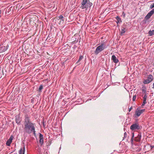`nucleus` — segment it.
Here are the masks:
<instances>
[{
    "label": "nucleus",
    "instance_id": "a211bd4d",
    "mask_svg": "<svg viewBox=\"0 0 154 154\" xmlns=\"http://www.w3.org/2000/svg\"><path fill=\"white\" fill-rule=\"evenodd\" d=\"M142 91L143 94H144V95H145V94H147L146 93V90L145 89H143L142 90Z\"/></svg>",
    "mask_w": 154,
    "mask_h": 154
},
{
    "label": "nucleus",
    "instance_id": "9b49d317",
    "mask_svg": "<svg viewBox=\"0 0 154 154\" xmlns=\"http://www.w3.org/2000/svg\"><path fill=\"white\" fill-rule=\"evenodd\" d=\"M141 137V133H139L137 136L134 138V140L137 142H139L140 141Z\"/></svg>",
    "mask_w": 154,
    "mask_h": 154
},
{
    "label": "nucleus",
    "instance_id": "ddd939ff",
    "mask_svg": "<svg viewBox=\"0 0 154 154\" xmlns=\"http://www.w3.org/2000/svg\"><path fill=\"white\" fill-rule=\"evenodd\" d=\"M148 34L150 36H152L154 35V29L149 31L148 32Z\"/></svg>",
    "mask_w": 154,
    "mask_h": 154
},
{
    "label": "nucleus",
    "instance_id": "c85d7f7f",
    "mask_svg": "<svg viewBox=\"0 0 154 154\" xmlns=\"http://www.w3.org/2000/svg\"><path fill=\"white\" fill-rule=\"evenodd\" d=\"M134 133H132V136L131 138H132V139H134Z\"/></svg>",
    "mask_w": 154,
    "mask_h": 154
},
{
    "label": "nucleus",
    "instance_id": "7c9ffc66",
    "mask_svg": "<svg viewBox=\"0 0 154 154\" xmlns=\"http://www.w3.org/2000/svg\"><path fill=\"white\" fill-rule=\"evenodd\" d=\"M2 11L1 10H0V15H1V14ZM1 15H0V17H1Z\"/></svg>",
    "mask_w": 154,
    "mask_h": 154
},
{
    "label": "nucleus",
    "instance_id": "c756f323",
    "mask_svg": "<svg viewBox=\"0 0 154 154\" xmlns=\"http://www.w3.org/2000/svg\"><path fill=\"white\" fill-rule=\"evenodd\" d=\"M122 15H123V16L124 17H125V13H124V12H123Z\"/></svg>",
    "mask_w": 154,
    "mask_h": 154
},
{
    "label": "nucleus",
    "instance_id": "6ab92c4d",
    "mask_svg": "<svg viewBox=\"0 0 154 154\" xmlns=\"http://www.w3.org/2000/svg\"><path fill=\"white\" fill-rule=\"evenodd\" d=\"M83 58V57L82 56H80L79 58V60H78L77 62H80Z\"/></svg>",
    "mask_w": 154,
    "mask_h": 154
},
{
    "label": "nucleus",
    "instance_id": "b1692460",
    "mask_svg": "<svg viewBox=\"0 0 154 154\" xmlns=\"http://www.w3.org/2000/svg\"><path fill=\"white\" fill-rule=\"evenodd\" d=\"M154 7V3L152 4L150 6V8L151 9L153 8Z\"/></svg>",
    "mask_w": 154,
    "mask_h": 154
},
{
    "label": "nucleus",
    "instance_id": "6e6552de",
    "mask_svg": "<svg viewBox=\"0 0 154 154\" xmlns=\"http://www.w3.org/2000/svg\"><path fill=\"white\" fill-rule=\"evenodd\" d=\"M14 138L13 135H11L10 138L7 141L6 144L7 146H10L11 143L12 142V140Z\"/></svg>",
    "mask_w": 154,
    "mask_h": 154
},
{
    "label": "nucleus",
    "instance_id": "423d86ee",
    "mask_svg": "<svg viewBox=\"0 0 154 154\" xmlns=\"http://www.w3.org/2000/svg\"><path fill=\"white\" fill-rule=\"evenodd\" d=\"M145 111V109L138 110V109H137L135 111V115L137 117H138L140 116L141 114Z\"/></svg>",
    "mask_w": 154,
    "mask_h": 154
},
{
    "label": "nucleus",
    "instance_id": "bb28decb",
    "mask_svg": "<svg viewBox=\"0 0 154 154\" xmlns=\"http://www.w3.org/2000/svg\"><path fill=\"white\" fill-rule=\"evenodd\" d=\"M132 109V107H131L129 109V110H128L129 112H130L131 111V110Z\"/></svg>",
    "mask_w": 154,
    "mask_h": 154
},
{
    "label": "nucleus",
    "instance_id": "4be33fe9",
    "mask_svg": "<svg viewBox=\"0 0 154 154\" xmlns=\"http://www.w3.org/2000/svg\"><path fill=\"white\" fill-rule=\"evenodd\" d=\"M43 139H40L39 142L42 145L43 143Z\"/></svg>",
    "mask_w": 154,
    "mask_h": 154
},
{
    "label": "nucleus",
    "instance_id": "7ed1b4c3",
    "mask_svg": "<svg viewBox=\"0 0 154 154\" xmlns=\"http://www.w3.org/2000/svg\"><path fill=\"white\" fill-rule=\"evenodd\" d=\"M106 48L105 45L104 44H101L96 48L94 51L95 54L97 55L99 53L103 50Z\"/></svg>",
    "mask_w": 154,
    "mask_h": 154
},
{
    "label": "nucleus",
    "instance_id": "f3484780",
    "mask_svg": "<svg viewBox=\"0 0 154 154\" xmlns=\"http://www.w3.org/2000/svg\"><path fill=\"white\" fill-rule=\"evenodd\" d=\"M126 32L125 29L124 27H122V29L121 31V32L120 34L121 35H122L124 33Z\"/></svg>",
    "mask_w": 154,
    "mask_h": 154
},
{
    "label": "nucleus",
    "instance_id": "39448f33",
    "mask_svg": "<svg viewBox=\"0 0 154 154\" xmlns=\"http://www.w3.org/2000/svg\"><path fill=\"white\" fill-rule=\"evenodd\" d=\"M153 79V76L152 75L148 76L147 79L144 80L143 82L144 84H147L150 82Z\"/></svg>",
    "mask_w": 154,
    "mask_h": 154
},
{
    "label": "nucleus",
    "instance_id": "412c9836",
    "mask_svg": "<svg viewBox=\"0 0 154 154\" xmlns=\"http://www.w3.org/2000/svg\"><path fill=\"white\" fill-rule=\"evenodd\" d=\"M39 138L40 139H43V135L41 134H39Z\"/></svg>",
    "mask_w": 154,
    "mask_h": 154
},
{
    "label": "nucleus",
    "instance_id": "5701e85b",
    "mask_svg": "<svg viewBox=\"0 0 154 154\" xmlns=\"http://www.w3.org/2000/svg\"><path fill=\"white\" fill-rule=\"evenodd\" d=\"M43 86L42 85H41L40 86V87L39 88V91H41L43 89Z\"/></svg>",
    "mask_w": 154,
    "mask_h": 154
},
{
    "label": "nucleus",
    "instance_id": "2eb2a0df",
    "mask_svg": "<svg viewBox=\"0 0 154 154\" xmlns=\"http://www.w3.org/2000/svg\"><path fill=\"white\" fill-rule=\"evenodd\" d=\"M15 121H16V122L17 124H19V123H20V119L19 118V117H18V116H16V118H15Z\"/></svg>",
    "mask_w": 154,
    "mask_h": 154
},
{
    "label": "nucleus",
    "instance_id": "2f4dec72",
    "mask_svg": "<svg viewBox=\"0 0 154 154\" xmlns=\"http://www.w3.org/2000/svg\"><path fill=\"white\" fill-rule=\"evenodd\" d=\"M152 88H154V83L153 84V87H152Z\"/></svg>",
    "mask_w": 154,
    "mask_h": 154
},
{
    "label": "nucleus",
    "instance_id": "20e7f679",
    "mask_svg": "<svg viewBox=\"0 0 154 154\" xmlns=\"http://www.w3.org/2000/svg\"><path fill=\"white\" fill-rule=\"evenodd\" d=\"M130 128L132 130H138L140 128V126L138 123L132 124L130 127Z\"/></svg>",
    "mask_w": 154,
    "mask_h": 154
},
{
    "label": "nucleus",
    "instance_id": "4468645a",
    "mask_svg": "<svg viewBox=\"0 0 154 154\" xmlns=\"http://www.w3.org/2000/svg\"><path fill=\"white\" fill-rule=\"evenodd\" d=\"M6 50V49L5 48V46H2L0 47V52H2L4 51H5Z\"/></svg>",
    "mask_w": 154,
    "mask_h": 154
},
{
    "label": "nucleus",
    "instance_id": "aec40b11",
    "mask_svg": "<svg viewBox=\"0 0 154 154\" xmlns=\"http://www.w3.org/2000/svg\"><path fill=\"white\" fill-rule=\"evenodd\" d=\"M127 137V133L125 132L124 133V137H123V139H124L125 138H126Z\"/></svg>",
    "mask_w": 154,
    "mask_h": 154
},
{
    "label": "nucleus",
    "instance_id": "f03ea898",
    "mask_svg": "<svg viewBox=\"0 0 154 154\" xmlns=\"http://www.w3.org/2000/svg\"><path fill=\"white\" fill-rule=\"evenodd\" d=\"M92 5V3L90 2L89 0H83L81 8L82 9H87L88 7H90Z\"/></svg>",
    "mask_w": 154,
    "mask_h": 154
},
{
    "label": "nucleus",
    "instance_id": "f257e3e1",
    "mask_svg": "<svg viewBox=\"0 0 154 154\" xmlns=\"http://www.w3.org/2000/svg\"><path fill=\"white\" fill-rule=\"evenodd\" d=\"M30 116L28 115H25L24 122V131L25 133L30 134L33 133L34 135H35V124L32 123L30 121Z\"/></svg>",
    "mask_w": 154,
    "mask_h": 154
},
{
    "label": "nucleus",
    "instance_id": "473e14b6",
    "mask_svg": "<svg viewBox=\"0 0 154 154\" xmlns=\"http://www.w3.org/2000/svg\"><path fill=\"white\" fill-rule=\"evenodd\" d=\"M151 147L152 148H153L154 147V146H151Z\"/></svg>",
    "mask_w": 154,
    "mask_h": 154
},
{
    "label": "nucleus",
    "instance_id": "393cba45",
    "mask_svg": "<svg viewBox=\"0 0 154 154\" xmlns=\"http://www.w3.org/2000/svg\"><path fill=\"white\" fill-rule=\"evenodd\" d=\"M136 98V95H134L133 96V101H135Z\"/></svg>",
    "mask_w": 154,
    "mask_h": 154
},
{
    "label": "nucleus",
    "instance_id": "f8f14e48",
    "mask_svg": "<svg viewBox=\"0 0 154 154\" xmlns=\"http://www.w3.org/2000/svg\"><path fill=\"white\" fill-rule=\"evenodd\" d=\"M116 19L117 20L116 23L118 24L119 23H120L122 22L121 19L120 17L117 16L116 17Z\"/></svg>",
    "mask_w": 154,
    "mask_h": 154
},
{
    "label": "nucleus",
    "instance_id": "1a4fd4ad",
    "mask_svg": "<svg viewBox=\"0 0 154 154\" xmlns=\"http://www.w3.org/2000/svg\"><path fill=\"white\" fill-rule=\"evenodd\" d=\"M147 97V94H145V95H144V97H143V101L142 103V104L141 105V106H144L145 104L146 103V99Z\"/></svg>",
    "mask_w": 154,
    "mask_h": 154
},
{
    "label": "nucleus",
    "instance_id": "0eeeda50",
    "mask_svg": "<svg viewBox=\"0 0 154 154\" xmlns=\"http://www.w3.org/2000/svg\"><path fill=\"white\" fill-rule=\"evenodd\" d=\"M154 13V8L150 11L146 16L145 18L146 20L149 19Z\"/></svg>",
    "mask_w": 154,
    "mask_h": 154
},
{
    "label": "nucleus",
    "instance_id": "dca6fc26",
    "mask_svg": "<svg viewBox=\"0 0 154 154\" xmlns=\"http://www.w3.org/2000/svg\"><path fill=\"white\" fill-rule=\"evenodd\" d=\"M25 148L24 147L23 150H22V148H21L19 151V154H24Z\"/></svg>",
    "mask_w": 154,
    "mask_h": 154
},
{
    "label": "nucleus",
    "instance_id": "9d476101",
    "mask_svg": "<svg viewBox=\"0 0 154 154\" xmlns=\"http://www.w3.org/2000/svg\"><path fill=\"white\" fill-rule=\"evenodd\" d=\"M111 59L116 63H117L119 62V60L116 58L115 55H112Z\"/></svg>",
    "mask_w": 154,
    "mask_h": 154
},
{
    "label": "nucleus",
    "instance_id": "a878e982",
    "mask_svg": "<svg viewBox=\"0 0 154 154\" xmlns=\"http://www.w3.org/2000/svg\"><path fill=\"white\" fill-rule=\"evenodd\" d=\"M59 17L60 19H61V20H63V19L64 18L63 17V16L61 15L60 16H59Z\"/></svg>",
    "mask_w": 154,
    "mask_h": 154
},
{
    "label": "nucleus",
    "instance_id": "cd10ccee",
    "mask_svg": "<svg viewBox=\"0 0 154 154\" xmlns=\"http://www.w3.org/2000/svg\"><path fill=\"white\" fill-rule=\"evenodd\" d=\"M133 140H134V139H132V138H131V143H133Z\"/></svg>",
    "mask_w": 154,
    "mask_h": 154
}]
</instances>
